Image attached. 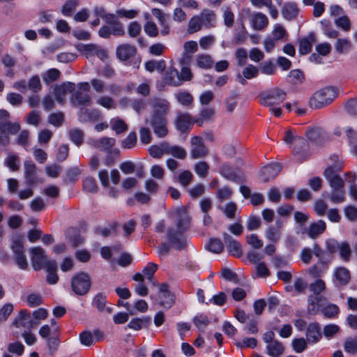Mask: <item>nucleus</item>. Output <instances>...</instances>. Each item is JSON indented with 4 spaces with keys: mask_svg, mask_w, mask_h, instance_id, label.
I'll return each instance as SVG.
<instances>
[{
    "mask_svg": "<svg viewBox=\"0 0 357 357\" xmlns=\"http://www.w3.org/2000/svg\"><path fill=\"white\" fill-rule=\"evenodd\" d=\"M24 178L29 185H32L38 182H42L36 176L37 168L36 165L31 160H26L24 163Z\"/></svg>",
    "mask_w": 357,
    "mask_h": 357,
    "instance_id": "nucleus-15",
    "label": "nucleus"
},
{
    "mask_svg": "<svg viewBox=\"0 0 357 357\" xmlns=\"http://www.w3.org/2000/svg\"><path fill=\"white\" fill-rule=\"evenodd\" d=\"M268 354L273 357H280L284 352V347L278 341L271 342L267 344Z\"/></svg>",
    "mask_w": 357,
    "mask_h": 357,
    "instance_id": "nucleus-38",
    "label": "nucleus"
},
{
    "mask_svg": "<svg viewBox=\"0 0 357 357\" xmlns=\"http://www.w3.org/2000/svg\"><path fill=\"white\" fill-rule=\"evenodd\" d=\"M71 287L76 294L84 295L86 294L91 287L89 275L82 272L74 275L71 280Z\"/></svg>",
    "mask_w": 357,
    "mask_h": 357,
    "instance_id": "nucleus-6",
    "label": "nucleus"
},
{
    "mask_svg": "<svg viewBox=\"0 0 357 357\" xmlns=\"http://www.w3.org/2000/svg\"><path fill=\"white\" fill-rule=\"evenodd\" d=\"M98 45L93 44L84 45L79 43L75 45L76 49L84 55L87 59H90L95 56Z\"/></svg>",
    "mask_w": 357,
    "mask_h": 357,
    "instance_id": "nucleus-36",
    "label": "nucleus"
},
{
    "mask_svg": "<svg viewBox=\"0 0 357 357\" xmlns=\"http://www.w3.org/2000/svg\"><path fill=\"white\" fill-rule=\"evenodd\" d=\"M176 128L182 132H188L192 126L190 114H179L176 121Z\"/></svg>",
    "mask_w": 357,
    "mask_h": 357,
    "instance_id": "nucleus-26",
    "label": "nucleus"
},
{
    "mask_svg": "<svg viewBox=\"0 0 357 357\" xmlns=\"http://www.w3.org/2000/svg\"><path fill=\"white\" fill-rule=\"evenodd\" d=\"M150 155L155 158H160L164 154H167V145L161 144L160 145H153L149 149Z\"/></svg>",
    "mask_w": 357,
    "mask_h": 357,
    "instance_id": "nucleus-47",
    "label": "nucleus"
},
{
    "mask_svg": "<svg viewBox=\"0 0 357 357\" xmlns=\"http://www.w3.org/2000/svg\"><path fill=\"white\" fill-rule=\"evenodd\" d=\"M320 24L324 33L328 38H335L337 37V31L332 28L331 24L329 21L323 20L320 22Z\"/></svg>",
    "mask_w": 357,
    "mask_h": 357,
    "instance_id": "nucleus-51",
    "label": "nucleus"
},
{
    "mask_svg": "<svg viewBox=\"0 0 357 357\" xmlns=\"http://www.w3.org/2000/svg\"><path fill=\"white\" fill-rule=\"evenodd\" d=\"M281 171V166L278 163L271 164L265 166L261 171L262 180L267 182L275 178Z\"/></svg>",
    "mask_w": 357,
    "mask_h": 357,
    "instance_id": "nucleus-22",
    "label": "nucleus"
},
{
    "mask_svg": "<svg viewBox=\"0 0 357 357\" xmlns=\"http://www.w3.org/2000/svg\"><path fill=\"white\" fill-rule=\"evenodd\" d=\"M299 13V8L294 2H287L284 4L282 14L287 20H293L296 19Z\"/></svg>",
    "mask_w": 357,
    "mask_h": 357,
    "instance_id": "nucleus-24",
    "label": "nucleus"
},
{
    "mask_svg": "<svg viewBox=\"0 0 357 357\" xmlns=\"http://www.w3.org/2000/svg\"><path fill=\"white\" fill-rule=\"evenodd\" d=\"M284 141L293 146V151L295 153H298L299 151L296 150V146H299L302 149L305 147V142L304 139L295 135L291 130H287L285 131L284 136Z\"/></svg>",
    "mask_w": 357,
    "mask_h": 357,
    "instance_id": "nucleus-20",
    "label": "nucleus"
},
{
    "mask_svg": "<svg viewBox=\"0 0 357 357\" xmlns=\"http://www.w3.org/2000/svg\"><path fill=\"white\" fill-rule=\"evenodd\" d=\"M204 26L202 24L199 17L197 15H193L189 20L188 24V31L190 33H194L200 31Z\"/></svg>",
    "mask_w": 357,
    "mask_h": 357,
    "instance_id": "nucleus-44",
    "label": "nucleus"
},
{
    "mask_svg": "<svg viewBox=\"0 0 357 357\" xmlns=\"http://www.w3.org/2000/svg\"><path fill=\"white\" fill-rule=\"evenodd\" d=\"M325 298L323 296L309 295L307 298V312L310 314H317L323 307Z\"/></svg>",
    "mask_w": 357,
    "mask_h": 357,
    "instance_id": "nucleus-17",
    "label": "nucleus"
},
{
    "mask_svg": "<svg viewBox=\"0 0 357 357\" xmlns=\"http://www.w3.org/2000/svg\"><path fill=\"white\" fill-rule=\"evenodd\" d=\"M11 248L15 254L17 265L22 269H26L28 265L26 256L24 255L22 236L15 234L12 237Z\"/></svg>",
    "mask_w": 357,
    "mask_h": 357,
    "instance_id": "nucleus-5",
    "label": "nucleus"
},
{
    "mask_svg": "<svg viewBox=\"0 0 357 357\" xmlns=\"http://www.w3.org/2000/svg\"><path fill=\"white\" fill-rule=\"evenodd\" d=\"M169 242L176 248L181 249L185 245V241L183 239L178 233H173L171 231L167 232Z\"/></svg>",
    "mask_w": 357,
    "mask_h": 357,
    "instance_id": "nucleus-39",
    "label": "nucleus"
},
{
    "mask_svg": "<svg viewBox=\"0 0 357 357\" xmlns=\"http://www.w3.org/2000/svg\"><path fill=\"white\" fill-rule=\"evenodd\" d=\"M149 105L151 107L150 123L155 134L159 137H163L167 134L166 116L169 112L170 104L165 98H153Z\"/></svg>",
    "mask_w": 357,
    "mask_h": 357,
    "instance_id": "nucleus-2",
    "label": "nucleus"
},
{
    "mask_svg": "<svg viewBox=\"0 0 357 357\" xmlns=\"http://www.w3.org/2000/svg\"><path fill=\"white\" fill-rule=\"evenodd\" d=\"M96 103L107 109H114L116 107L114 100L107 96H100L97 98Z\"/></svg>",
    "mask_w": 357,
    "mask_h": 357,
    "instance_id": "nucleus-55",
    "label": "nucleus"
},
{
    "mask_svg": "<svg viewBox=\"0 0 357 357\" xmlns=\"http://www.w3.org/2000/svg\"><path fill=\"white\" fill-rule=\"evenodd\" d=\"M339 89L335 86H326L317 91L310 99L312 108L319 109L331 104L338 96Z\"/></svg>",
    "mask_w": 357,
    "mask_h": 357,
    "instance_id": "nucleus-3",
    "label": "nucleus"
},
{
    "mask_svg": "<svg viewBox=\"0 0 357 357\" xmlns=\"http://www.w3.org/2000/svg\"><path fill=\"white\" fill-rule=\"evenodd\" d=\"M94 13L96 16L101 17L107 24H112L116 21L115 15L107 13L102 6H96Z\"/></svg>",
    "mask_w": 357,
    "mask_h": 357,
    "instance_id": "nucleus-37",
    "label": "nucleus"
},
{
    "mask_svg": "<svg viewBox=\"0 0 357 357\" xmlns=\"http://www.w3.org/2000/svg\"><path fill=\"white\" fill-rule=\"evenodd\" d=\"M322 134V129L319 127H311L306 130V136L311 141H317Z\"/></svg>",
    "mask_w": 357,
    "mask_h": 357,
    "instance_id": "nucleus-64",
    "label": "nucleus"
},
{
    "mask_svg": "<svg viewBox=\"0 0 357 357\" xmlns=\"http://www.w3.org/2000/svg\"><path fill=\"white\" fill-rule=\"evenodd\" d=\"M259 74V70L257 66L252 64H248L245 66L241 72L236 75V81L245 85L247 84L248 79L257 78Z\"/></svg>",
    "mask_w": 357,
    "mask_h": 357,
    "instance_id": "nucleus-11",
    "label": "nucleus"
},
{
    "mask_svg": "<svg viewBox=\"0 0 357 357\" xmlns=\"http://www.w3.org/2000/svg\"><path fill=\"white\" fill-rule=\"evenodd\" d=\"M342 259L348 261L350 259L351 250L349 245L346 242H342L340 244L338 251Z\"/></svg>",
    "mask_w": 357,
    "mask_h": 357,
    "instance_id": "nucleus-57",
    "label": "nucleus"
},
{
    "mask_svg": "<svg viewBox=\"0 0 357 357\" xmlns=\"http://www.w3.org/2000/svg\"><path fill=\"white\" fill-rule=\"evenodd\" d=\"M91 96L88 93H84L82 91H75L71 98V102L74 105L77 106H88L91 103Z\"/></svg>",
    "mask_w": 357,
    "mask_h": 357,
    "instance_id": "nucleus-27",
    "label": "nucleus"
},
{
    "mask_svg": "<svg viewBox=\"0 0 357 357\" xmlns=\"http://www.w3.org/2000/svg\"><path fill=\"white\" fill-rule=\"evenodd\" d=\"M196 64L197 66L202 69H209L213 65V60L212 57L208 54H199L196 56Z\"/></svg>",
    "mask_w": 357,
    "mask_h": 357,
    "instance_id": "nucleus-34",
    "label": "nucleus"
},
{
    "mask_svg": "<svg viewBox=\"0 0 357 357\" xmlns=\"http://www.w3.org/2000/svg\"><path fill=\"white\" fill-rule=\"evenodd\" d=\"M93 305L95 306L98 311L103 312H105L110 314L112 312V307L106 306L107 300L106 296L101 293L95 296L93 299Z\"/></svg>",
    "mask_w": 357,
    "mask_h": 357,
    "instance_id": "nucleus-28",
    "label": "nucleus"
},
{
    "mask_svg": "<svg viewBox=\"0 0 357 357\" xmlns=\"http://www.w3.org/2000/svg\"><path fill=\"white\" fill-rule=\"evenodd\" d=\"M208 149L205 146L203 139L199 136H194L190 139V157L192 159H199L206 157Z\"/></svg>",
    "mask_w": 357,
    "mask_h": 357,
    "instance_id": "nucleus-8",
    "label": "nucleus"
},
{
    "mask_svg": "<svg viewBox=\"0 0 357 357\" xmlns=\"http://www.w3.org/2000/svg\"><path fill=\"white\" fill-rule=\"evenodd\" d=\"M159 299L160 305L165 308H169L174 303V295L168 290V287L166 284L160 285Z\"/></svg>",
    "mask_w": 357,
    "mask_h": 357,
    "instance_id": "nucleus-21",
    "label": "nucleus"
},
{
    "mask_svg": "<svg viewBox=\"0 0 357 357\" xmlns=\"http://www.w3.org/2000/svg\"><path fill=\"white\" fill-rule=\"evenodd\" d=\"M70 139L77 146H80L82 144L84 133L81 130L72 129L69 131Z\"/></svg>",
    "mask_w": 357,
    "mask_h": 357,
    "instance_id": "nucleus-54",
    "label": "nucleus"
},
{
    "mask_svg": "<svg viewBox=\"0 0 357 357\" xmlns=\"http://www.w3.org/2000/svg\"><path fill=\"white\" fill-rule=\"evenodd\" d=\"M139 14V10L137 9H130L127 10L125 8H120L116 10V15L119 17L126 18V19H133L135 18Z\"/></svg>",
    "mask_w": 357,
    "mask_h": 357,
    "instance_id": "nucleus-58",
    "label": "nucleus"
},
{
    "mask_svg": "<svg viewBox=\"0 0 357 357\" xmlns=\"http://www.w3.org/2000/svg\"><path fill=\"white\" fill-rule=\"evenodd\" d=\"M225 241L228 251L234 256L240 257L242 251L240 244L228 234L225 235Z\"/></svg>",
    "mask_w": 357,
    "mask_h": 357,
    "instance_id": "nucleus-30",
    "label": "nucleus"
},
{
    "mask_svg": "<svg viewBox=\"0 0 357 357\" xmlns=\"http://www.w3.org/2000/svg\"><path fill=\"white\" fill-rule=\"evenodd\" d=\"M306 337L307 342L311 344H314L321 339V328L318 324L312 323L308 325L306 331Z\"/></svg>",
    "mask_w": 357,
    "mask_h": 357,
    "instance_id": "nucleus-23",
    "label": "nucleus"
},
{
    "mask_svg": "<svg viewBox=\"0 0 357 357\" xmlns=\"http://www.w3.org/2000/svg\"><path fill=\"white\" fill-rule=\"evenodd\" d=\"M167 154H171L174 157L178 158V159H184L186 156V151L185 150L178 146H169L167 145Z\"/></svg>",
    "mask_w": 357,
    "mask_h": 357,
    "instance_id": "nucleus-53",
    "label": "nucleus"
},
{
    "mask_svg": "<svg viewBox=\"0 0 357 357\" xmlns=\"http://www.w3.org/2000/svg\"><path fill=\"white\" fill-rule=\"evenodd\" d=\"M29 251L31 254V260L32 266L35 271L46 268L48 262L52 261L48 259L45 254L44 250L40 247L31 248Z\"/></svg>",
    "mask_w": 357,
    "mask_h": 357,
    "instance_id": "nucleus-7",
    "label": "nucleus"
},
{
    "mask_svg": "<svg viewBox=\"0 0 357 357\" xmlns=\"http://www.w3.org/2000/svg\"><path fill=\"white\" fill-rule=\"evenodd\" d=\"M61 75V72L56 68H51L42 75L43 82L49 84L57 80Z\"/></svg>",
    "mask_w": 357,
    "mask_h": 357,
    "instance_id": "nucleus-46",
    "label": "nucleus"
},
{
    "mask_svg": "<svg viewBox=\"0 0 357 357\" xmlns=\"http://www.w3.org/2000/svg\"><path fill=\"white\" fill-rule=\"evenodd\" d=\"M12 333H13V336L15 338H19L20 336H22L25 342L28 345H33L35 344V342L36 341V336L33 334L28 332L26 330H24L22 331L13 330Z\"/></svg>",
    "mask_w": 357,
    "mask_h": 357,
    "instance_id": "nucleus-45",
    "label": "nucleus"
},
{
    "mask_svg": "<svg viewBox=\"0 0 357 357\" xmlns=\"http://www.w3.org/2000/svg\"><path fill=\"white\" fill-rule=\"evenodd\" d=\"M151 13L158 21L160 26V34L163 36H167L170 31L168 15L165 14L158 8H153L151 10Z\"/></svg>",
    "mask_w": 357,
    "mask_h": 357,
    "instance_id": "nucleus-14",
    "label": "nucleus"
},
{
    "mask_svg": "<svg viewBox=\"0 0 357 357\" xmlns=\"http://www.w3.org/2000/svg\"><path fill=\"white\" fill-rule=\"evenodd\" d=\"M258 68L259 73L266 75H274L277 69L275 63L270 60L262 62Z\"/></svg>",
    "mask_w": 357,
    "mask_h": 357,
    "instance_id": "nucleus-49",
    "label": "nucleus"
},
{
    "mask_svg": "<svg viewBox=\"0 0 357 357\" xmlns=\"http://www.w3.org/2000/svg\"><path fill=\"white\" fill-rule=\"evenodd\" d=\"M115 144V139L111 137H105L93 140L91 145L100 150H109Z\"/></svg>",
    "mask_w": 357,
    "mask_h": 357,
    "instance_id": "nucleus-33",
    "label": "nucleus"
},
{
    "mask_svg": "<svg viewBox=\"0 0 357 357\" xmlns=\"http://www.w3.org/2000/svg\"><path fill=\"white\" fill-rule=\"evenodd\" d=\"M329 160V165L324 173L332 189L328 198L333 203H340L344 201L345 192L344 190V181L337 175V172L343 167V160L337 155H331Z\"/></svg>",
    "mask_w": 357,
    "mask_h": 357,
    "instance_id": "nucleus-1",
    "label": "nucleus"
},
{
    "mask_svg": "<svg viewBox=\"0 0 357 357\" xmlns=\"http://www.w3.org/2000/svg\"><path fill=\"white\" fill-rule=\"evenodd\" d=\"M176 99L179 103L183 105H190L193 101L192 96L187 91H180L176 95Z\"/></svg>",
    "mask_w": 357,
    "mask_h": 357,
    "instance_id": "nucleus-56",
    "label": "nucleus"
},
{
    "mask_svg": "<svg viewBox=\"0 0 357 357\" xmlns=\"http://www.w3.org/2000/svg\"><path fill=\"white\" fill-rule=\"evenodd\" d=\"M193 323L199 331L204 332L210 323V319L205 314H198L193 318Z\"/></svg>",
    "mask_w": 357,
    "mask_h": 357,
    "instance_id": "nucleus-40",
    "label": "nucleus"
},
{
    "mask_svg": "<svg viewBox=\"0 0 357 357\" xmlns=\"http://www.w3.org/2000/svg\"><path fill=\"white\" fill-rule=\"evenodd\" d=\"M326 225L324 221L319 220L312 223L309 227L307 234L310 238H316L318 235L322 234L326 229Z\"/></svg>",
    "mask_w": 357,
    "mask_h": 357,
    "instance_id": "nucleus-32",
    "label": "nucleus"
},
{
    "mask_svg": "<svg viewBox=\"0 0 357 357\" xmlns=\"http://www.w3.org/2000/svg\"><path fill=\"white\" fill-rule=\"evenodd\" d=\"M20 129L18 123H10L9 122L0 123V144L6 145L8 143V134L15 135Z\"/></svg>",
    "mask_w": 357,
    "mask_h": 357,
    "instance_id": "nucleus-12",
    "label": "nucleus"
},
{
    "mask_svg": "<svg viewBox=\"0 0 357 357\" xmlns=\"http://www.w3.org/2000/svg\"><path fill=\"white\" fill-rule=\"evenodd\" d=\"M206 248L212 252L220 253L223 250V244L220 239L213 238L209 241Z\"/></svg>",
    "mask_w": 357,
    "mask_h": 357,
    "instance_id": "nucleus-61",
    "label": "nucleus"
},
{
    "mask_svg": "<svg viewBox=\"0 0 357 357\" xmlns=\"http://www.w3.org/2000/svg\"><path fill=\"white\" fill-rule=\"evenodd\" d=\"M38 324L39 322L35 321L31 319L28 310H22L15 319L13 326L17 329L16 331L20 329V331H22L24 330L28 331Z\"/></svg>",
    "mask_w": 357,
    "mask_h": 357,
    "instance_id": "nucleus-9",
    "label": "nucleus"
},
{
    "mask_svg": "<svg viewBox=\"0 0 357 357\" xmlns=\"http://www.w3.org/2000/svg\"><path fill=\"white\" fill-rule=\"evenodd\" d=\"M281 234L280 229L270 226L265 231V237L270 242L275 243L280 239Z\"/></svg>",
    "mask_w": 357,
    "mask_h": 357,
    "instance_id": "nucleus-43",
    "label": "nucleus"
},
{
    "mask_svg": "<svg viewBox=\"0 0 357 357\" xmlns=\"http://www.w3.org/2000/svg\"><path fill=\"white\" fill-rule=\"evenodd\" d=\"M273 39L276 40H287V32L285 29L280 24H276L272 31Z\"/></svg>",
    "mask_w": 357,
    "mask_h": 357,
    "instance_id": "nucleus-50",
    "label": "nucleus"
},
{
    "mask_svg": "<svg viewBox=\"0 0 357 357\" xmlns=\"http://www.w3.org/2000/svg\"><path fill=\"white\" fill-rule=\"evenodd\" d=\"M79 340L82 344L90 347L96 342H100L103 340V333L98 330L95 329L93 331H84L79 334Z\"/></svg>",
    "mask_w": 357,
    "mask_h": 357,
    "instance_id": "nucleus-10",
    "label": "nucleus"
},
{
    "mask_svg": "<svg viewBox=\"0 0 357 357\" xmlns=\"http://www.w3.org/2000/svg\"><path fill=\"white\" fill-rule=\"evenodd\" d=\"M250 21L252 29L257 31L263 30L268 24V17L261 12H255L251 14Z\"/></svg>",
    "mask_w": 357,
    "mask_h": 357,
    "instance_id": "nucleus-16",
    "label": "nucleus"
},
{
    "mask_svg": "<svg viewBox=\"0 0 357 357\" xmlns=\"http://www.w3.org/2000/svg\"><path fill=\"white\" fill-rule=\"evenodd\" d=\"M315 41V35L313 33H310L307 37L303 38L299 41V53L301 54H308Z\"/></svg>",
    "mask_w": 357,
    "mask_h": 357,
    "instance_id": "nucleus-29",
    "label": "nucleus"
},
{
    "mask_svg": "<svg viewBox=\"0 0 357 357\" xmlns=\"http://www.w3.org/2000/svg\"><path fill=\"white\" fill-rule=\"evenodd\" d=\"M110 127L116 135H119L128 130V125L119 117L112 118L109 121Z\"/></svg>",
    "mask_w": 357,
    "mask_h": 357,
    "instance_id": "nucleus-35",
    "label": "nucleus"
},
{
    "mask_svg": "<svg viewBox=\"0 0 357 357\" xmlns=\"http://www.w3.org/2000/svg\"><path fill=\"white\" fill-rule=\"evenodd\" d=\"M7 349L9 352L22 356L24 351V346L20 342H15L8 344Z\"/></svg>",
    "mask_w": 357,
    "mask_h": 357,
    "instance_id": "nucleus-63",
    "label": "nucleus"
},
{
    "mask_svg": "<svg viewBox=\"0 0 357 357\" xmlns=\"http://www.w3.org/2000/svg\"><path fill=\"white\" fill-rule=\"evenodd\" d=\"M326 289V285L325 282L319 278L309 285V289L312 292L311 295L321 296V294L324 292Z\"/></svg>",
    "mask_w": 357,
    "mask_h": 357,
    "instance_id": "nucleus-41",
    "label": "nucleus"
},
{
    "mask_svg": "<svg viewBox=\"0 0 357 357\" xmlns=\"http://www.w3.org/2000/svg\"><path fill=\"white\" fill-rule=\"evenodd\" d=\"M137 143V135L135 132H131L130 134L127 136L126 138H125L121 142V146L123 149H130L135 146V145Z\"/></svg>",
    "mask_w": 357,
    "mask_h": 357,
    "instance_id": "nucleus-59",
    "label": "nucleus"
},
{
    "mask_svg": "<svg viewBox=\"0 0 357 357\" xmlns=\"http://www.w3.org/2000/svg\"><path fill=\"white\" fill-rule=\"evenodd\" d=\"M262 105L272 107L280 105L287 97L286 93L278 88L261 92L259 95Z\"/></svg>",
    "mask_w": 357,
    "mask_h": 357,
    "instance_id": "nucleus-4",
    "label": "nucleus"
},
{
    "mask_svg": "<svg viewBox=\"0 0 357 357\" xmlns=\"http://www.w3.org/2000/svg\"><path fill=\"white\" fill-rule=\"evenodd\" d=\"M136 54V48L128 44H123L116 49V55L122 61H126L134 56Z\"/></svg>",
    "mask_w": 357,
    "mask_h": 357,
    "instance_id": "nucleus-25",
    "label": "nucleus"
},
{
    "mask_svg": "<svg viewBox=\"0 0 357 357\" xmlns=\"http://www.w3.org/2000/svg\"><path fill=\"white\" fill-rule=\"evenodd\" d=\"M166 68V63L164 60L160 61H149L145 63V68L149 72L156 70L162 73Z\"/></svg>",
    "mask_w": 357,
    "mask_h": 357,
    "instance_id": "nucleus-42",
    "label": "nucleus"
},
{
    "mask_svg": "<svg viewBox=\"0 0 357 357\" xmlns=\"http://www.w3.org/2000/svg\"><path fill=\"white\" fill-rule=\"evenodd\" d=\"M351 279L349 270L344 267H338L333 272V282L336 285H345Z\"/></svg>",
    "mask_w": 357,
    "mask_h": 357,
    "instance_id": "nucleus-19",
    "label": "nucleus"
},
{
    "mask_svg": "<svg viewBox=\"0 0 357 357\" xmlns=\"http://www.w3.org/2000/svg\"><path fill=\"white\" fill-rule=\"evenodd\" d=\"M194 170L199 177L205 178L208 173L209 165L205 161H199L195 165Z\"/></svg>",
    "mask_w": 357,
    "mask_h": 357,
    "instance_id": "nucleus-52",
    "label": "nucleus"
},
{
    "mask_svg": "<svg viewBox=\"0 0 357 357\" xmlns=\"http://www.w3.org/2000/svg\"><path fill=\"white\" fill-rule=\"evenodd\" d=\"M47 272V281L49 284H56L59 280L56 274L57 264L55 261H49L47 266L45 268Z\"/></svg>",
    "mask_w": 357,
    "mask_h": 357,
    "instance_id": "nucleus-31",
    "label": "nucleus"
},
{
    "mask_svg": "<svg viewBox=\"0 0 357 357\" xmlns=\"http://www.w3.org/2000/svg\"><path fill=\"white\" fill-rule=\"evenodd\" d=\"M6 165L12 171H16L19 169L20 159L16 155H10L5 160Z\"/></svg>",
    "mask_w": 357,
    "mask_h": 357,
    "instance_id": "nucleus-62",
    "label": "nucleus"
},
{
    "mask_svg": "<svg viewBox=\"0 0 357 357\" xmlns=\"http://www.w3.org/2000/svg\"><path fill=\"white\" fill-rule=\"evenodd\" d=\"M74 89L75 84L69 82L55 86L54 89V96L56 100L60 104H63L66 100V95L68 93H71Z\"/></svg>",
    "mask_w": 357,
    "mask_h": 357,
    "instance_id": "nucleus-13",
    "label": "nucleus"
},
{
    "mask_svg": "<svg viewBox=\"0 0 357 357\" xmlns=\"http://www.w3.org/2000/svg\"><path fill=\"white\" fill-rule=\"evenodd\" d=\"M178 214L180 215V219L178 222L177 227L178 230L181 231L188 227L190 222V219L185 210L183 209L178 211Z\"/></svg>",
    "mask_w": 357,
    "mask_h": 357,
    "instance_id": "nucleus-60",
    "label": "nucleus"
},
{
    "mask_svg": "<svg viewBox=\"0 0 357 357\" xmlns=\"http://www.w3.org/2000/svg\"><path fill=\"white\" fill-rule=\"evenodd\" d=\"M165 79L167 82L170 85H181V79L179 78V73L178 71L175 68H170L167 72Z\"/></svg>",
    "mask_w": 357,
    "mask_h": 357,
    "instance_id": "nucleus-48",
    "label": "nucleus"
},
{
    "mask_svg": "<svg viewBox=\"0 0 357 357\" xmlns=\"http://www.w3.org/2000/svg\"><path fill=\"white\" fill-rule=\"evenodd\" d=\"M197 16L199 17L204 28L209 29L215 26L216 14L213 10L208 8H204L199 14L197 15Z\"/></svg>",
    "mask_w": 357,
    "mask_h": 357,
    "instance_id": "nucleus-18",
    "label": "nucleus"
}]
</instances>
